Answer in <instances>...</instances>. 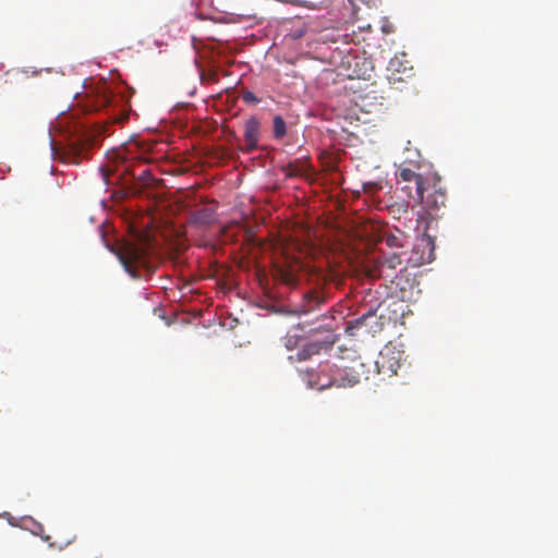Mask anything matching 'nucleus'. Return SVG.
Here are the masks:
<instances>
[{"instance_id":"nucleus-21","label":"nucleus","mask_w":558,"mask_h":558,"mask_svg":"<svg viewBox=\"0 0 558 558\" xmlns=\"http://www.w3.org/2000/svg\"><path fill=\"white\" fill-rule=\"evenodd\" d=\"M90 557L89 558H99L98 556L96 555H89Z\"/></svg>"},{"instance_id":"nucleus-17","label":"nucleus","mask_w":558,"mask_h":558,"mask_svg":"<svg viewBox=\"0 0 558 558\" xmlns=\"http://www.w3.org/2000/svg\"><path fill=\"white\" fill-rule=\"evenodd\" d=\"M330 373L331 374L326 378L319 375L317 377V380L313 383L312 386L317 388L318 390H323L331 386H337L336 383H333V369H330Z\"/></svg>"},{"instance_id":"nucleus-7","label":"nucleus","mask_w":558,"mask_h":558,"mask_svg":"<svg viewBox=\"0 0 558 558\" xmlns=\"http://www.w3.org/2000/svg\"><path fill=\"white\" fill-rule=\"evenodd\" d=\"M402 352L395 350V348L386 347L379 354V359L375 362L378 373L388 374L389 376L397 375L398 369L401 367Z\"/></svg>"},{"instance_id":"nucleus-6","label":"nucleus","mask_w":558,"mask_h":558,"mask_svg":"<svg viewBox=\"0 0 558 558\" xmlns=\"http://www.w3.org/2000/svg\"><path fill=\"white\" fill-rule=\"evenodd\" d=\"M337 341V335L331 329H325L319 332V337L308 341L298 351L296 359L305 361L313 355L319 354L322 351L330 350Z\"/></svg>"},{"instance_id":"nucleus-15","label":"nucleus","mask_w":558,"mask_h":558,"mask_svg":"<svg viewBox=\"0 0 558 558\" xmlns=\"http://www.w3.org/2000/svg\"><path fill=\"white\" fill-rule=\"evenodd\" d=\"M402 63L398 58L390 60L388 70L390 71L389 81L390 82H401L404 81V77L399 75L401 73L400 68Z\"/></svg>"},{"instance_id":"nucleus-2","label":"nucleus","mask_w":558,"mask_h":558,"mask_svg":"<svg viewBox=\"0 0 558 558\" xmlns=\"http://www.w3.org/2000/svg\"><path fill=\"white\" fill-rule=\"evenodd\" d=\"M396 180L409 198L423 202V194L429 189L433 178H425L409 167L400 166L396 172Z\"/></svg>"},{"instance_id":"nucleus-9","label":"nucleus","mask_w":558,"mask_h":558,"mask_svg":"<svg viewBox=\"0 0 558 558\" xmlns=\"http://www.w3.org/2000/svg\"><path fill=\"white\" fill-rule=\"evenodd\" d=\"M327 300L326 294L320 290H310L303 295V300L298 307L299 314H310L318 310Z\"/></svg>"},{"instance_id":"nucleus-10","label":"nucleus","mask_w":558,"mask_h":558,"mask_svg":"<svg viewBox=\"0 0 558 558\" xmlns=\"http://www.w3.org/2000/svg\"><path fill=\"white\" fill-rule=\"evenodd\" d=\"M416 252H422L418 263H432L435 259V241L429 234L424 233L415 245Z\"/></svg>"},{"instance_id":"nucleus-11","label":"nucleus","mask_w":558,"mask_h":558,"mask_svg":"<svg viewBox=\"0 0 558 558\" xmlns=\"http://www.w3.org/2000/svg\"><path fill=\"white\" fill-rule=\"evenodd\" d=\"M402 264V259L399 254H391L389 256L384 257L378 260L376 264V269L371 272L372 277H389L387 270H395L398 266Z\"/></svg>"},{"instance_id":"nucleus-8","label":"nucleus","mask_w":558,"mask_h":558,"mask_svg":"<svg viewBox=\"0 0 558 558\" xmlns=\"http://www.w3.org/2000/svg\"><path fill=\"white\" fill-rule=\"evenodd\" d=\"M260 138V121L256 117H251L244 123V141L245 145L242 150L251 154L258 148Z\"/></svg>"},{"instance_id":"nucleus-12","label":"nucleus","mask_w":558,"mask_h":558,"mask_svg":"<svg viewBox=\"0 0 558 558\" xmlns=\"http://www.w3.org/2000/svg\"><path fill=\"white\" fill-rule=\"evenodd\" d=\"M375 317H376L375 311L369 310L367 313L363 314L359 318L348 322L347 331L350 332L351 335H353V332H352L353 329H357L363 326H366L367 320L371 318H375Z\"/></svg>"},{"instance_id":"nucleus-18","label":"nucleus","mask_w":558,"mask_h":558,"mask_svg":"<svg viewBox=\"0 0 558 558\" xmlns=\"http://www.w3.org/2000/svg\"><path fill=\"white\" fill-rule=\"evenodd\" d=\"M133 177H135L143 183H149L151 179V173L148 169H143L138 174L133 173Z\"/></svg>"},{"instance_id":"nucleus-3","label":"nucleus","mask_w":558,"mask_h":558,"mask_svg":"<svg viewBox=\"0 0 558 558\" xmlns=\"http://www.w3.org/2000/svg\"><path fill=\"white\" fill-rule=\"evenodd\" d=\"M426 192L427 195H423V202H418L422 205L423 213L418 214L417 221L425 222L427 229L429 222L439 217V211L446 206L447 197L446 192L439 185V178L436 177H433Z\"/></svg>"},{"instance_id":"nucleus-5","label":"nucleus","mask_w":558,"mask_h":558,"mask_svg":"<svg viewBox=\"0 0 558 558\" xmlns=\"http://www.w3.org/2000/svg\"><path fill=\"white\" fill-rule=\"evenodd\" d=\"M369 373L371 368L361 357H355L333 369V383H336L337 387H353L362 380L368 379Z\"/></svg>"},{"instance_id":"nucleus-14","label":"nucleus","mask_w":558,"mask_h":558,"mask_svg":"<svg viewBox=\"0 0 558 558\" xmlns=\"http://www.w3.org/2000/svg\"><path fill=\"white\" fill-rule=\"evenodd\" d=\"M404 234L402 231L397 230V233H387L383 241L389 247H402L403 246Z\"/></svg>"},{"instance_id":"nucleus-16","label":"nucleus","mask_w":558,"mask_h":558,"mask_svg":"<svg viewBox=\"0 0 558 558\" xmlns=\"http://www.w3.org/2000/svg\"><path fill=\"white\" fill-rule=\"evenodd\" d=\"M194 219L196 222L207 225L214 220V213L209 208H201L195 210Z\"/></svg>"},{"instance_id":"nucleus-13","label":"nucleus","mask_w":558,"mask_h":558,"mask_svg":"<svg viewBox=\"0 0 558 558\" xmlns=\"http://www.w3.org/2000/svg\"><path fill=\"white\" fill-rule=\"evenodd\" d=\"M272 134L275 140H282L287 135V123L279 114L272 119Z\"/></svg>"},{"instance_id":"nucleus-19","label":"nucleus","mask_w":558,"mask_h":558,"mask_svg":"<svg viewBox=\"0 0 558 558\" xmlns=\"http://www.w3.org/2000/svg\"><path fill=\"white\" fill-rule=\"evenodd\" d=\"M242 99H243V101L250 102V104H258L259 102V99L251 90L243 92Z\"/></svg>"},{"instance_id":"nucleus-20","label":"nucleus","mask_w":558,"mask_h":558,"mask_svg":"<svg viewBox=\"0 0 558 558\" xmlns=\"http://www.w3.org/2000/svg\"><path fill=\"white\" fill-rule=\"evenodd\" d=\"M402 73L405 75V77H411L413 76V68L412 66H404L403 70H402Z\"/></svg>"},{"instance_id":"nucleus-4","label":"nucleus","mask_w":558,"mask_h":558,"mask_svg":"<svg viewBox=\"0 0 558 558\" xmlns=\"http://www.w3.org/2000/svg\"><path fill=\"white\" fill-rule=\"evenodd\" d=\"M119 260L124 269L134 278L141 277V268L151 271L153 267L148 259V248L142 244H125L118 254Z\"/></svg>"},{"instance_id":"nucleus-1","label":"nucleus","mask_w":558,"mask_h":558,"mask_svg":"<svg viewBox=\"0 0 558 558\" xmlns=\"http://www.w3.org/2000/svg\"><path fill=\"white\" fill-rule=\"evenodd\" d=\"M85 101L84 107L87 111L106 110L113 123H120L128 119L124 96L107 81H99L90 86Z\"/></svg>"}]
</instances>
